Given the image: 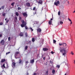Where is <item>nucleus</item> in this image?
I'll use <instances>...</instances> for the list:
<instances>
[{
    "label": "nucleus",
    "instance_id": "nucleus-1",
    "mask_svg": "<svg viewBox=\"0 0 75 75\" xmlns=\"http://www.w3.org/2000/svg\"><path fill=\"white\" fill-rule=\"evenodd\" d=\"M59 50L60 52L62 53V55H64V57H65V55H66V48H64L63 49H62L60 47Z\"/></svg>",
    "mask_w": 75,
    "mask_h": 75
},
{
    "label": "nucleus",
    "instance_id": "nucleus-2",
    "mask_svg": "<svg viewBox=\"0 0 75 75\" xmlns=\"http://www.w3.org/2000/svg\"><path fill=\"white\" fill-rule=\"evenodd\" d=\"M22 24H21V27H24L26 25H27V23L26 22H25L24 20H22Z\"/></svg>",
    "mask_w": 75,
    "mask_h": 75
},
{
    "label": "nucleus",
    "instance_id": "nucleus-3",
    "mask_svg": "<svg viewBox=\"0 0 75 75\" xmlns=\"http://www.w3.org/2000/svg\"><path fill=\"white\" fill-rule=\"evenodd\" d=\"M59 4V1H58L57 2H55L54 3V5L56 6H58V4Z\"/></svg>",
    "mask_w": 75,
    "mask_h": 75
},
{
    "label": "nucleus",
    "instance_id": "nucleus-4",
    "mask_svg": "<svg viewBox=\"0 0 75 75\" xmlns=\"http://www.w3.org/2000/svg\"><path fill=\"white\" fill-rule=\"evenodd\" d=\"M22 15H23L24 17H27L28 16L27 14L26 13H22Z\"/></svg>",
    "mask_w": 75,
    "mask_h": 75
},
{
    "label": "nucleus",
    "instance_id": "nucleus-5",
    "mask_svg": "<svg viewBox=\"0 0 75 75\" xmlns=\"http://www.w3.org/2000/svg\"><path fill=\"white\" fill-rule=\"evenodd\" d=\"M19 54V52H16L15 54V58L16 57H17V56H18L17 55H18Z\"/></svg>",
    "mask_w": 75,
    "mask_h": 75
},
{
    "label": "nucleus",
    "instance_id": "nucleus-6",
    "mask_svg": "<svg viewBox=\"0 0 75 75\" xmlns=\"http://www.w3.org/2000/svg\"><path fill=\"white\" fill-rule=\"evenodd\" d=\"M37 31L38 33H41V29L40 28L37 29Z\"/></svg>",
    "mask_w": 75,
    "mask_h": 75
},
{
    "label": "nucleus",
    "instance_id": "nucleus-7",
    "mask_svg": "<svg viewBox=\"0 0 75 75\" xmlns=\"http://www.w3.org/2000/svg\"><path fill=\"white\" fill-rule=\"evenodd\" d=\"M1 44L2 45H4V41L3 40H1Z\"/></svg>",
    "mask_w": 75,
    "mask_h": 75
},
{
    "label": "nucleus",
    "instance_id": "nucleus-8",
    "mask_svg": "<svg viewBox=\"0 0 75 75\" xmlns=\"http://www.w3.org/2000/svg\"><path fill=\"white\" fill-rule=\"evenodd\" d=\"M48 49L47 48H43V50L44 51H48Z\"/></svg>",
    "mask_w": 75,
    "mask_h": 75
},
{
    "label": "nucleus",
    "instance_id": "nucleus-9",
    "mask_svg": "<svg viewBox=\"0 0 75 75\" xmlns=\"http://www.w3.org/2000/svg\"><path fill=\"white\" fill-rule=\"evenodd\" d=\"M16 65V63L14 62H13L12 64V67L13 68H14L15 67V66Z\"/></svg>",
    "mask_w": 75,
    "mask_h": 75
},
{
    "label": "nucleus",
    "instance_id": "nucleus-10",
    "mask_svg": "<svg viewBox=\"0 0 75 75\" xmlns=\"http://www.w3.org/2000/svg\"><path fill=\"white\" fill-rule=\"evenodd\" d=\"M26 5L27 7H30V3H27L26 4Z\"/></svg>",
    "mask_w": 75,
    "mask_h": 75
},
{
    "label": "nucleus",
    "instance_id": "nucleus-11",
    "mask_svg": "<svg viewBox=\"0 0 75 75\" xmlns=\"http://www.w3.org/2000/svg\"><path fill=\"white\" fill-rule=\"evenodd\" d=\"M34 62V59H33L30 60V63L31 64H33Z\"/></svg>",
    "mask_w": 75,
    "mask_h": 75
},
{
    "label": "nucleus",
    "instance_id": "nucleus-12",
    "mask_svg": "<svg viewBox=\"0 0 75 75\" xmlns=\"http://www.w3.org/2000/svg\"><path fill=\"white\" fill-rule=\"evenodd\" d=\"M1 67L2 69H4V68H6V67H5V64H4L2 65V66H1Z\"/></svg>",
    "mask_w": 75,
    "mask_h": 75
},
{
    "label": "nucleus",
    "instance_id": "nucleus-13",
    "mask_svg": "<svg viewBox=\"0 0 75 75\" xmlns=\"http://www.w3.org/2000/svg\"><path fill=\"white\" fill-rule=\"evenodd\" d=\"M38 3H39V4H42V2L41 0H40L38 2Z\"/></svg>",
    "mask_w": 75,
    "mask_h": 75
},
{
    "label": "nucleus",
    "instance_id": "nucleus-14",
    "mask_svg": "<svg viewBox=\"0 0 75 75\" xmlns=\"http://www.w3.org/2000/svg\"><path fill=\"white\" fill-rule=\"evenodd\" d=\"M62 45H63V47H66V46H67V44H66L65 43H62Z\"/></svg>",
    "mask_w": 75,
    "mask_h": 75
},
{
    "label": "nucleus",
    "instance_id": "nucleus-15",
    "mask_svg": "<svg viewBox=\"0 0 75 75\" xmlns=\"http://www.w3.org/2000/svg\"><path fill=\"white\" fill-rule=\"evenodd\" d=\"M51 23H52V21H50L48 22V24L50 25H51Z\"/></svg>",
    "mask_w": 75,
    "mask_h": 75
},
{
    "label": "nucleus",
    "instance_id": "nucleus-16",
    "mask_svg": "<svg viewBox=\"0 0 75 75\" xmlns=\"http://www.w3.org/2000/svg\"><path fill=\"white\" fill-rule=\"evenodd\" d=\"M6 61V59H3L1 61V62H5Z\"/></svg>",
    "mask_w": 75,
    "mask_h": 75
},
{
    "label": "nucleus",
    "instance_id": "nucleus-17",
    "mask_svg": "<svg viewBox=\"0 0 75 75\" xmlns=\"http://www.w3.org/2000/svg\"><path fill=\"white\" fill-rule=\"evenodd\" d=\"M37 9H36V8L35 7L33 8V10H35V11H37Z\"/></svg>",
    "mask_w": 75,
    "mask_h": 75
},
{
    "label": "nucleus",
    "instance_id": "nucleus-18",
    "mask_svg": "<svg viewBox=\"0 0 75 75\" xmlns=\"http://www.w3.org/2000/svg\"><path fill=\"white\" fill-rule=\"evenodd\" d=\"M15 14L16 15V16H18L19 15V13L17 12H16L15 13Z\"/></svg>",
    "mask_w": 75,
    "mask_h": 75
},
{
    "label": "nucleus",
    "instance_id": "nucleus-19",
    "mask_svg": "<svg viewBox=\"0 0 75 75\" xmlns=\"http://www.w3.org/2000/svg\"><path fill=\"white\" fill-rule=\"evenodd\" d=\"M14 4H15V2L12 3L11 4V5L12 6H14Z\"/></svg>",
    "mask_w": 75,
    "mask_h": 75
},
{
    "label": "nucleus",
    "instance_id": "nucleus-20",
    "mask_svg": "<svg viewBox=\"0 0 75 75\" xmlns=\"http://www.w3.org/2000/svg\"><path fill=\"white\" fill-rule=\"evenodd\" d=\"M70 54L72 55H74V52H73L72 51L71 52Z\"/></svg>",
    "mask_w": 75,
    "mask_h": 75
},
{
    "label": "nucleus",
    "instance_id": "nucleus-21",
    "mask_svg": "<svg viewBox=\"0 0 75 75\" xmlns=\"http://www.w3.org/2000/svg\"><path fill=\"white\" fill-rule=\"evenodd\" d=\"M20 36H21V37H23V33H21L20 34Z\"/></svg>",
    "mask_w": 75,
    "mask_h": 75
},
{
    "label": "nucleus",
    "instance_id": "nucleus-22",
    "mask_svg": "<svg viewBox=\"0 0 75 75\" xmlns=\"http://www.w3.org/2000/svg\"><path fill=\"white\" fill-rule=\"evenodd\" d=\"M32 42H34L35 41V39L34 38H33L32 39Z\"/></svg>",
    "mask_w": 75,
    "mask_h": 75
},
{
    "label": "nucleus",
    "instance_id": "nucleus-23",
    "mask_svg": "<svg viewBox=\"0 0 75 75\" xmlns=\"http://www.w3.org/2000/svg\"><path fill=\"white\" fill-rule=\"evenodd\" d=\"M52 74H55V71L54 70H53L52 71Z\"/></svg>",
    "mask_w": 75,
    "mask_h": 75
},
{
    "label": "nucleus",
    "instance_id": "nucleus-24",
    "mask_svg": "<svg viewBox=\"0 0 75 75\" xmlns=\"http://www.w3.org/2000/svg\"><path fill=\"white\" fill-rule=\"evenodd\" d=\"M19 64H21V62H22V60H21V59H20L19 60Z\"/></svg>",
    "mask_w": 75,
    "mask_h": 75
},
{
    "label": "nucleus",
    "instance_id": "nucleus-25",
    "mask_svg": "<svg viewBox=\"0 0 75 75\" xmlns=\"http://www.w3.org/2000/svg\"><path fill=\"white\" fill-rule=\"evenodd\" d=\"M28 48V46H26L25 47V50H27V49Z\"/></svg>",
    "mask_w": 75,
    "mask_h": 75
},
{
    "label": "nucleus",
    "instance_id": "nucleus-26",
    "mask_svg": "<svg viewBox=\"0 0 75 75\" xmlns=\"http://www.w3.org/2000/svg\"><path fill=\"white\" fill-rule=\"evenodd\" d=\"M56 67L57 68H59V67H60V65H57L56 66Z\"/></svg>",
    "mask_w": 75,
    "mask_h": 75
},
{
    "label": "nucleus",
    "instance_id": "nucleus-27",
    "mask_svg": "<svg viewBox=\"0 0 75 75\" xmlns=\"http://www.w3.org/2000/svg\"><path fill=\"white\" fill-rule=\"evenodd\" d=\"M59 45L60 46H61V45H62V43H60Z\"/></svg>",
    "mask_w": 75,
    "mask_h": 75
},
{
    "label": "nucleus",
    "instance_id": "nucleus-28",
    "mask_svg": "<svg viewBox=\"0 0 75 75\" xmlns=\"http://www.w3.org/2000/svg\"><path fill=\"white\" fill-rule=\"evenodd\" d=\"M53 43H54V44H55V43H56V40H53Z\"/></svg>",
    "mask_w": 75,
    "mask_h": 75
},
{
    "label": "nucleus",
    "instance_id": "nucleus-29",
    "mask_svg": "<svg viewBox=\"0 0 75 75\" xmlns=\"http://www.w3.org/2000/svg\"><path fill=\"white\" fill-rule=\"evenodd\" d=\"M1 8L2 9H4V6H2Z\"/></svg>",
    "mask_w": 75,
    "mask_h": 75
},
{
    "label": "nucleus",
    "instance_id": "nucleus-30",
    "mask_svg": "<svg viewBox=\"0 0 75 75\" xmlns=\"http://www.w3.org/2000/svg\"><path fill=\"white\" fill-rule=\"evenodd\" d=\"M10 52H8L6 53V55H7V54H10Z\"/></svg>",
    "mask_w": 75,
    "mask_h": 75
},
{
    "label": "nucleus",
    "instance_id": "nucleus-31",
    "mask_svg": "<svg viewBox=\"0 0 75 75\" xmlns=\"http://www.w3.org/2000/svg\"><path fill=\"white\" fill-rule=\"evenodd\" d=\"M25 37H27L28 34H27V33H25Z\"/></svg>",
    "mask_w": 75,
    "mask_h": 75
},
{
    "label": "nucleus",
    "instance_id": "nucleus-32",
    "mask_svg": "<svg viewBox=\"0 0 75 75\" xmlns=\"http://www.w3.org/2000/svg\"><path fill=\"white\" fill-rule=\"evenodd\" d=\"M28 61H26V62H25L26 65H27V64H28Z\"/></svg>",
    "mask_w": 75,
    "mask_h": 75
},
{
    "label": "nucleus",
    "instance_id": "nucleus-33",
    "mask_svg": "<svg viewBox=\"0 0 75 75\" xmlns=\"http://www.w3.org/2000/svg\"><path fill=\"white\" fill-rule=\"evenodd\" d=\"M15 18L16 21H17V17H15Z\"/></svg>",
    "mask_w": 75,
    "mask_h": 75
},
{
    "label": "nucleus",
    "instance_id": "nucleus-34",
    "mask_svg": "<svg viewBox=\"0 0 75 75\" xmlns=\"http://www.w3.org/2000/svg\"><path fill=\"white\" fill-rule=\"evenodd\" d=\"M9 21V20H7L6 21V23H8V22Z\"/></svg>",
    "mask_w": 75,
    "mask_h": 75
},
{
    "label": "nucleus",
    "instance_id": "nucleus-35",
    "mask_svg": "<svg viewBox=\"0 0 75 75\" xmlns=\"http://www.w3.org/2000/svg\"><path fill=\"white\" fill-rule=\"evenodd\" d=\"M68 20H69V21H70V22L71 21H72L71 20V19H69V18H68Z\"/></svg>",
    "mask_w": 75,
    "mask_h": 75
},
{
    "label": "nucleus",
    "instance_id": "nucleus-36",
    "mask_svg": "<svg viewBox=\"0 0 75 75\" xmlns=\"http://www.w3.org/2000/svg\"><path fill=\"white\" fill-rule=\"evenodd\" d=\"M33 75H37V73H34L33 74Z\"/></svg>",
    "mask_w": 75,
    "mask_h": 75
},
{
    "label": "nucleus",
    "instance_id": "nucleus-37",
    "mask_svg": "<svg viewBox=\"0 0 75 75\" xmlns=\"http://www.w3.org/2000/svg\"><path fill=\"white\" fill-rule=\"evenodd\" d=\"M60 24H63V22H62V21H61L60 22Z\"/></svg>",
    "mask_w": 75,
    "mask_h": 75
},
{
    "label": "nucleus",
    "instance_id": "nucleus-38",
    "mask_svg": "<svg viewBox=\"0 0 75 75\" xmlns=\"http://www.w3.org/2000/svg\"><path fill=\"white\" fill-rule=\"evenodd\" d=\"M25 28L26 30H27V29H28V28H27V26H25Z\"/></svg>",
    "mask_w": 75,
    "mask_h": 75
},
{
    "label": "nucleus",
    "instance_id": "nucleus-39",
    "mask_svg": "<svg viewBox=\"0 0 75 75\" xmlns=\"http://www.w3.org/2000/svg\"><path fill=\"white\" fill-rule=\"evenodd\" d=\"M21 8H20V7H18V10H21Z\"/></svg>",
    "mask_w": 75,
    "mask_h": 75
},
{
    "label": "nucleus",
    "instance_id": "nucleus-40",
    "mask_svg": "<svg viewBox=\"0 0 75 75\" xmlns=\"http://www.w3.org/2000/svg\"><path fill=\"white\" fill-rule=\"evenodd\" d=\"M3 25V23L2 22H1L0 23V25Z\"/></svg>",
    "mask_w": 75,
    "mask_h": 75
},
{
    "label": "nucleus",
    "instance_id": "nucleus-41",
    "mask_svg": "<svg viewBox=\"0 0 75 75\" xmlns=\"http://www.w3.org/2000/svg\"><path fill=\"white\" fill-rule=\"evenodd\" d=\"M46 75H48V71H47L46 73Z\"/></svg>",
    "mask_w": 75,
    "mask_h": 75
},
{
    "label": "nucleus",
    "instance_id": "nucleus-42",
    "mask_svg": "<svg viewBox=\"0 0 75 75\" xmlns=\"http://www.w3.org/2000/svg\"><path fill=\"white\" fill-rule=\"evenodd\" d=\"M3 16H5V13H4L2 14Z\"/></svg>",
    "mask_w": 75,
    "mask_h": 75
},
{
    "label": "nucleus",
    "instance_id": "nucleus-43",
    "mask_svg": "<svg viewBox=\"0 0 75 75\" xmlns=\"http://www.w3.org/2000/svg\"><path fill=\"white\" fill-rule=\"evenodd\" d=\"M8 41H10V37H8Z\"/></svg>",
    "mask_w": 75,
    "mask_h": 75
},
{
    "label": "nucleus",
    "instance_id": "nucleus-44",
    "mask_svg": "<svg viewBox=\"0 0 75 75\" xmlns=\"http://www.w3.org/2000/svg\"><path fill=\"white\" fill-rule=\"evenodd\" d=\"M58 15H59H59H60V12L59 11L58 13Z\"/></svg>",
    "mask_w": 75,
    "mask_h": 75
},
{
    "label": "nucleus",
    "instance_id": "nucleus-45",
    "mask_svg": "<svg viewBox=\"0 0 75 75\" xmlns=\"http://www.w3.org/2000/svg\"><path fill=\"white\" fill-rule=\"evenodd\" d=\"M37 23H38V22H37L35 21L34 22L35 24H37Z\"/></svg>",
    "mask_w": 75,
    "mask_h": 75
},
{
    "label": "nucleus",
    "instance_id": "nucleus-46",
    "mask_svg": "<svg viewBox=\"0 0 75 75\" xmlns=\"http://www.w3.org/2000/svg\"><path fill=\"white\" fill-rule=\"evenodd\" d=\"M30 30H31L32 31H33V29L32 28H30Z\"/></svg>",
    "mask_w": 75,
    "mask_h": 75
},
{
    "label": "nucleus",
    "instance_id": "nucleus-47",
    "mask_svg": "<svg viewBox=\"0 0 75 75\" xmlns=\"http://www.w3.org/2000/svg\"><path fill=\"white\" fill-rule=\"evenodd\" d=\"M43 59H44V60H45V57H44L43 58Z\"/></svg>",
    "mask_w": 75,
    "mask_h": 75
},
{
    "label": "nucleus",
    "instance_id": "nucleus-48",
    "mask_svg": "<svg viewBox=\"0 0 75 75\" xmlns=\"http://www.w3.org/2000/svg\"><path fill=\"white\" fill-rule=\"evenodd\" d=\"M29 44H31V41H29Z\"/></svg>",
    "mask_w": 75,
    "mask_h": 75
},
{
    "label": "nucleus",
    "instance_id": "nucleus-49",
    "mask_svg": "<svg viewBox=\"0 0 75 75\" xmlns=\"http://www.w3.org/2000/svg\"><path fill=\"white\" fill-rule=\"evenodd\" d=\"M29 74H28V72H27L26 73V75H28Z\"/></svg>",
    "mask_w": 75,
    "mask_h": 75
},
{
    "label": "nucleus",
    "instance_id": "nucleus-50",
    "mask_svg": "<svg viewBox=\"0 0 75 75\" xmlns=\"http://www.w3.org/2000/svg\"><path fill=\"white\" fill-rule=\"evenodd\" d=\"M9 1H13V0H9Z\"/></svg>",
    "mask_w": 75,
    "mask_h": 75
},
{
    "label": "nucleus",
    "instance_id": "nucleus-51",
    "mask_svg": "<svg viewBox=\"0 0 75 75\" xmlns=\"http://www.w3.org/2000/svg\"><path fill=\"white\" fill-rule=\"evenodd\" d=\"M51 54H54V52H52H52H51Z\"/></svg>",
    "mask_w": 75,
    "mask_h": 75
},
{
    "label": "nucleus",
    "instance_id": "nucleus-52",
    "mask_svg": "<svg viewBox=\"0 0 75 75\" xmlns=\"http://www.w3.org/2000/svg\"><path fill=\"white\" fill-rule=\"evenodd\" d=\"M19 18V20H21V17H20Z\"/></svg>",
    "mask_w": 75,
    "mask_h": 75
},
{
    "label": "nucleus",
    "instance_id": "nucleus-53",
    "mask_svg": "<svg viewBox=\"0 0 75 75\" xmlns=\"http://www.w3.org/2000/svg\"><path fill=\"white\" fill-rule=\"evenodd\" d=\"M66 65H67V67H69L68 66V64H66Z\"/></svg>",
    "mask_w": 75,
    "mask_h": 75
},
{
    "label": "nucleus",
    "instance_id": "nucleus-54",
    "mask_svg": "<svg viewBox=\"0 0 75 75\" xmlns=\"http://www.w3.org/2000/svg\"><path fill=\"white\" fill-rule=\"evenodd\" d=\"M2 36V35L1 34H0V37H1Z\"/></svg>",
    "mask_w": 75,
    "mask_h": 75
},
{
    "label": "nucleus",
    "instance_id": "nucleus-55",
    "mask_svg": "<svg viewBox=\"0 0 75 75\" xmlns=\"http://www.w3.org/2000/svg\"><path fill=\"white\" fill-rule=\"evenodd\" d=\"M70 22H71V23H70L71 24H72V21H71Z\"/></svg>",
    "mask_w": 75,
    "mask_h": 75
},
{
    "label": "nucleus",
    "instance_id": "nucleus-56",
    "mask_svg": "<svg viewBox=\"0 0 75 75\" xmlns=\"http://www.w3.org/2000/svg\"><path fill=\"white\" fill-rule=\"evenodd\" d=\"M74 63L75 64V60L74 61Z\"/></svg>",
    "mask_w": 75,
    "mask_h": 75
},
{
    "label": "nucleus",
    "instance_id": "nucleus-57",
    "mask_svg": "<svg viewBox=\"0 0 75 75\" xmlns=\"http://www.w3.org/2000/svg\"><path fill=\"white\" fill-rule=\"evenodd\" d=\"M5 21H7V18H6L5 19Z\"/></svg>",
    "mask_w": 75,
    "mask_h": 75
},
{
    "label": "nucleus",
    "instance_id": "nucleus-58",
    "mask_svg": "<svg viewBox=\"0 0 75 75\" xmlns=\"http://www.w3.org/2000/svg\"><path fill=\"white\" fill-rule=\"evenodd\" d=\"M50 20H51V21H52V19L51 18V19H50Z\"/></svg>",
    "mask_w": 75,
    "mask_h": 75
},
{
    "label": "nucleus",
    "instance_id": "nucleus-59",
    "mask_svg": "<svg viewBox=\"0 0 75 75\" xmlns=\"http://www.w3.org/2000/svg\"><path fill=\"white\" fill-rule=\"evenodd\" d=\"M73 13H75V10H74V11L73 12Z\"/></svg>",
    "mask_w": 75,
    "mask_h": 75
},
{
    "label": "nucleus",
    "instance_id": "nucleus-60",
    "mask_svg": "<svg viewBox=\"0 0 75 75\" xmlns=\"http://www.w3.org/2000/svg\"><path fill=\"white\" fill-rule=\"evenodd\" d=\"M1 10V8H0V10Z\"/></svg>",
    "mask_w": 75,
    "mask_h": 75
},
{
    "label": "nucleus",
    "instance_id": "nucleus-61",
    "mask_svg": "<svg viewBox=\"0 0 75 75\" xmlns=\"http://www.w3.org/2000/svg\"><path fill=\"white\" fill-rule=\"evenodd\" d=\"M18 5L17 6V7H18Z\"/></svg>",
    "mask_w": 75,
    "mask_h": 75
},
{
    "label": "nucleus",
    "instance_id": "nucleus-62",
    "mask_svg": "<svg viewBox=\"0 0 75 75\" xmlns=\"http://www.w3.org/2000/svg\"><path fill=\"white\" fill-rule=\"evenodd\" d=\"M42 8H42V10H43V9H42Z\"/></svg>",
    "mask_w": 75,
    "mask_h": 75
},
{
    "label": "nucleus",
    "instance_id": "nucleus-63",
    "mask_svg": "<svg viewBox=\"0 0 75 75\" xmlns=\"http://www.w3.org/2000/svg\"><path fill=\"white\" fill-rule=\"evenodd\" d=\"M67 1V0L65 1Z\"/></svg>",
    "mask_w": 75,
    "mask_h": 75
},
{
    "label": "nucleus",
    "instance_id": "nucleus-64",
    "mask_svg": "<svg viewBox=\"0 0 75 75\" xmlns=\"http://www.w3.org/2000/svg\"><path fill=\"white\" fill-rule=\"evenodd\" d=\"M68 2H69V1H68Z\"/></svg>",
    "mask_w": 75,
    "mask_h": 75
}]
</instances>
